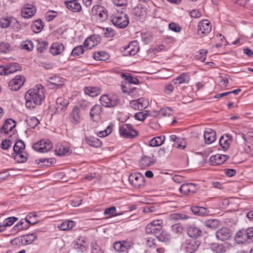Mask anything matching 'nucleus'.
<instances>
[{"mask_svg": "<svg viewBox=\"0 0 253 253\" xmlns=\"http://www.w3.org/2000/svg\"><path fill=\"white\" fill-rule=\"evenodd\" d=\"M162 220H155L152 221L146 227V233L155 235L160 233L162 229Z\"/></svg>", "mask_w": 253, "mask_h": 253, "instance_id": "6", "label": "nucleus"}, {"mask_svg": "<svg viewBox=\"0 0 253 253\" xmlns=\"http://www.w3.org/2000/svg\"><path fill=\"white\" fill-rule=\"evenodd\" d=\"M100 101L102 105L107 107H114L120 103V100L117 96H109L107 94L102 95Z\"/></svg>", "mask_w": 253, "mask_h": 253, "instance_id": "5", "label": "nucleus"}, {"mask_svg": "<svg viewBox=\"0 0 253 253\" xmlns=\"http://www.w3.org/2000/svg\"><path fill=\"white\" fill-rule=\"evenodd\" d=\"M16 64H10L6 67L0 66V73L1 74H3L5 75H7L11 73H13L18 70L16 67Z\"/></svg>", "mask_w": 253, "mask_h": 253, "instance_id": "30", "label": "nucleus"}, {"mask_svg": "<svg viewBox=\"0 0 253 253\" xmlns=\"http://www.w3.org/2000/svg\"><path fill=\"white\" fill-rule=\"evenodd\" d=\"M101 42V37L99 35H94L87 38L84 42V46L87 49H91L97 45Z\"/></svg>", "mask_w": 253, "mask_h": 253, "instance_id": "16", "label": "nucleus"}, {"mask_svg": "<svg viewBox=\"0 0 253 253\" xmlns=\"http://www.w3.org/2000/svg\"><path fill=\"white\" fill-rule=\"evenodd\" d=\"M189 218V217L185 214L172 213L169 216V219L171 221H176L178 220H186Z\"/></svg>", "mask_w": 253, "mask_h": 253, "instance_id": "44", "label": "nucleus"}, {"mask_svg": "<svg viewBox=\"0 0 253 253\" xmlns=\"http://www.w3.org/2000/svg\"><path fill=\"white\" fill-rule=\"evenodd\" d=\"M190 75L188 73H182L177 77L173 82L175 84H187L190 81Z\"/></svg>", "mask_w": 253, "mask_h": 253, "instance_id": "26", "label": "nucleus"}, {"mask_svg": "<svg viewBox=\"0 0 253 253\" xmlns=\"http://www.w3.org/2000/svg\"><path fill=\"white\" fill-rule=\"evenodd\" d=\"M65 4L68 9L73 12H79L82 9L78 1H65Z\"/></svg>", "mask_w": 253, "mask_h": 253, "instance_id": "25", "label": "nucleus"}, {"mask_svg": "<svg viewBox=\"0 0 253 253\" xmlns=\"http://www.w3.org/2000/svg\"><path fill=\"white\" fill-rule=\"evenodd\" d=\"M63 79L60 77L55 76L50 78L48 81L47 85L51 89L59 88L63 84Z\"/></svg>", "mask_w": 253, "mask_h": 253, "instance_id": "18", "label": "nucleus"}, {"mask_svg": "<svg viewBox=\"0 0 253 253\" xmlns=\"http://www.w3.org/2000/svg\"><path fill=\"white\" fill-rule=\"evenodd\" d=\"M120 134L124 137L134 138L138 135V132L133 129L131 125L126 124L119 129Z\"/></svg>", "mask_w": 253, "mask_h": 253, "instance_id": "8", "label": "nucleus"}, {"mask_svg": "<svg viewBox=\"0 0 253 253\" xmlns=\"http://www.w3.org/2000/svg\"><path fill=\"white\" fill-rule=\"evenodd\" d=\"M155 163L153 156H144L140 161V166L142 168L147 167L153 165Z\"/></svg>", "mask_w": 253, "mask_h": 253, "instance_id": "27", "label": "nucleus"}, {"mask_svg": "<svg viewBox=\"0 0 253 253\" xmlns=\"http://www.w3.org/2000/svg\"><path fill=\"white\" fill-rule=\"evenodd\" d=\"M205 225L209 228L215 229L219 226V221L217 219H211L206 221Z\"/></svg>", "mask_w": 253, "mask_h": 253, "instance_id": "48", "label": "nucleus"}, {"mask_svg": "<svg viewBox=\"0 0 253 253\" xmlns=\"http://www.w3.org/2000/svg\"><path fill=\"white\" fill-rule=\"evenodd\" d=\"M57 16V12L53 10L48 11L46 12L45 18L46 21L50 22Z\"/></svg>", "mask_w": 253, "mask_h": 253, "instance_id": "62", "label": "nucleus"}, {"mask_svg": "<svg viewBox=\"0 0 253 253\" xmlns=\"http://www.w3.org/2000/svg\"><path fill=\"white\" fill-rule=\"evenodd\" d=\"M20 48L23 50H26L28 51H31L33 49L34 44L30 40L23 41L20 45Z\"/></svg>", "mask_w": 253, "mask_h": 253, "instance_id": "43", "label": "nucleus"}, {"mask_svg": "<svg viewBox=\"0 0 253 253\" xmlns=\"http://www.w3.org/2000/svg\"><path fill=\"white\" fill-rule=\"evenodd\" d=\"M93 58L96 60L106 61L109 58V55L105 51H99L94 52Z\"/></svg>", "mask_w": 253, "mask_h": 253, "instance_id": "42", "label": "nucleus"}, {"mask_svg": "<svg viewBox=\"0 0 253 253\" xmlns=\"http://www.w3.org/2000/svg\"><path fill=\"white\" fill-rule=\"evenodd\" d=\"M128 181L135 188H139L144 185V177L139 173H133L129 175Z\"/></svg>", "mask_w": 253, "mask_h": 253, "instance_id": "9", "label": "nucleus"}, {"mask_svg": "<svg viewBox=\"0 0 253 253\" xmlns=\"http://www.w3.org/2000/svg\"><path fill=\"white\" fill-rule=\"evenodd\" d=\"M17 22L15 18L13 17H3L0 18V27L2 28H7L10 23Z\"/></svg>", "mask_w": 253, "mask_h": 253, "instance_id": "31", "label": "nucleus"}, {"mask_svg": "<svg viewBox=\"0 0 253 253\" xmlns=\"http://www.w3.org/2000/svg\"><path fill=\"white\" fill-rule=\"evenodd\" d=\"M199 244L194 240H192L187 243L185 246V251L189 253H193L195 252L198 248Z\"/></svg>", "mask_w": 253, "mask_h": 253, "instance_id": "36", "label": "nucleus"}, {"mask_svg": "<svg viewBox=\"0 0 253 253\" xmlns=\"http://www.w3.org/2000/svg\"><path fill=\"white\" fill-rule=\"evenodd\" d=\"M147 10L145 4H139L133 9L132 14L135 16L136 20H143L146 16Z\"/></svg>", "mask_w": 253, "mask_h": 253, "instance_id": "10", "label": "nucleus"}, {"mask_svg": "<svg viewBox=\"0 0 253 253\" xmlns=\"http://www.w3.org/2000/svg\"><path fill=\"white\" fill-rule=\"evenodd\" d=\"M27 121L28 125L32 128H34L39 124V120L34 117L27 119Z\"/></svg>", "mask_w": 253, "mask_h": 253, "instance_id": "61", "label": "nucleus"}, {"mask_svg": "<svg viewBox=\"0 0 253 253\" xmlns=\"http://www.w3.org/2000/svg\"><path fill=\"white\" fill-rule=\"evenodd\" d=\"M102 112V107L99 105H94L90 111V116L91 119L94 121L95 118L99 117L101 113Z\"/></svg>", "mask_w": 253, "mask_h": 253, "instance_id": "33", "label": "nucleus"}, {"mask_svg": "<svg viewBox=\"0 0 253 253\" xmlns=\"http://www.w3.org/2000/svg\"><path fill=\"white\" fill-rule=\"evenodd\" d=\"M231 236L230 230L227 228H221L216 232V238L221 241L229 239Z\"/></svg>", "mask_w": 253, "mask_h": 253, "instance_id": "20", "label": "nucleus"}, {"mask_svg": "<svg viewBox=\"0 0 253 253\" xmlns=\"http://www.w3.org/2000/svg\"><path fill=\"white\" fill-rule=\"evenodd\" d=\"M199 189L198 185L193 183L183 184L179 188V191L184 194H188L190 193H195Z\"/></svg>", "mask_w": 253, "mask_h": 253, "instance_id": "15", "label": "nucleus"}, {"mask_svg": "<svg viewBox=\"0 0 253 253\" xmlns=\"http://www.w3.org/2000/svg\"><path fill=\"white\" fill-rule=\"evenodd\" d=\"M172 110L170 108L166 107L163 108L158 111L154 112L153 116L158 118H161L171 115Z\"/></svg>", "mask_w": 253, "mask_h": 253, "instance_id": "35", "label": "nucleus"}, {"mask_svg": "<svg viewBox=\"0 0 253 253\" xmlns=\"http://www.w3.org/2000/svg\"><path fill=\"white\" fill-rule=\"evenodd\" d=\"M16 126V122L11 119H7L3 126L1 128L0 131L5 134H7Z\"/></svg>", "mask_w": 253, "mask_h": 253, "instance_id": "22", "label": "nucleus"}, {"mask_svg": "<svg viewBox=\"0 0 253 253\" xmlns=\"http://www.w3.org/2000/svg\"><path fill=\"white\" fill-rule=\"evenodd\" d=\"M55 152L58 156H63L70 152V148L63 145H60L56 148Z\"/></svg>", "mask_w": 253, "mask_h": 253, "instance_id": "45", "label": "nucleus"}, {"mask_svg": "<svg viewBox=\"0 0 253 253\" xmlns=\"http://www.w3.org/2000/svg\"><path fill=\"white\" fill-rule=\"evenodd\" d=\"M69 104V100L62 97L56 99L57 108L62 110H65Z\"/></svg>", "mask_w": 253, "mask_h": 253, "instance_id": "37", "label": "nucleus"}, {"mask_svg": "<svg viewBox=\"0 0 253 253\" xmlns=\"http://www.w3.org/2000/svg\"><path fill=\"white\" fill-rule=\"evenodd\" d=\"M106 9L101 5H96L94 6L91 10V13L93 15L97 17L99 14L102 13Z\"/></svg>", "mask_w": 253, "mask_h": 253, "instance_id": "55", "label": "nucleus"}, {"mask_svg": "<svg viewBox=\"0 0 253 253\" xmlns=\"http://www.w3.org/2000/svg\"><path fill=\"white\" fill-rule=\"evenodd\" d=\"M229 248V245L227 243H213L211 246V249L215 253H224Z\"/></svg>", "mask_w": 253, "mask_h": 253, "instance_id": "19", "label": "nucleus"}, {"mask_svg": "<svg viewBox=\"0 0 253 253\" xmlns=\"http://www.w3.org/2000/svg\"><path fill=\"white\" fill-rule=\"evenodd\" d=\"M106 9L101 5H96L94 6L91 10V13L93 15L97 17L99 14L102 13Z\"/></svg>", "mask_w": 253, "mask_h": 253, "instance_id": "57", "label": "nucleus"}, {"mask_svg": "<svg viewBox=\"0 0 253 253\" xmlns=\"http://www.w3.org/2000/svg\"><path fill=\"white\" fill-rule=\"evenodd\" d=\"M235 240L239 244H243L248 241L246 230L239 231L235 235Z\"/></svg>", "mask_w": 253, "mask_h": 253, "instance_id": "28", "label": "nucleus"}, {"mask_svg": "<svg viewBox=\"0 0 253 253\" xmlns=\"http://www.w3.org/2000/svg\"><path fill=\"white\" fill-rule=\"evenodd\" d=\"M110 20L114 25L119 28H125L129 23L128 16L122 12L111 16Z\"/></svg>", "mask_w": 253, "mask_h": 253, "instance_id": "2", "label": "nucleus"}, {"mask_svg": "<svg viewBox=\"0 0 253 253\" xmlns=\"http://www.w3.org/2000/svg\"><path fill=\"white\" fill-rule=\"evenodd\" d=\"M228 158V156L217 154L211 156L209 162L211 165L217 166L223 164Z\"/></svg>", "mask_w": 253, "mask_h": 253, "instance_id": "17", "label": "nucleus"}, {"mask_svg": "<svg viewBox=\"0 0 253 253\" xmlns=\"http://www.w3.org/2000/svg\"><path fill=\"white\" fill-rule=\"evenodd\" d=\"M148 116V112L145 111L144 112H139L135 114L134 117L136 120L143 121Z\"/></svg>", "mask_w": 253, "mask_h": 253, "instance_id": "58", "label": "nucleus"}, {"mask_svg": "<svg viewBox=\"0 0 253 253\" xmlns=\"http://www.w3.org/2000/svg\"><path fill=\"white\" fill-rule=\"evenodd\" d=\"M37 238L36 234L32 233L14 238L11 241V243L14 245H27L32 244Z\"/></svg>", "mask_w": 253, "mask_h": 253, "instance_id": "4", "label": "nucleus"}, {"mask_svg": "<svg viewBox=\"0 0 253 253\" xmlns=\"http://www.w3.org/2000/svg\"><path fill=\"white\" fill-rule=\"evenodd\" d=\"M204 137L205 143L211 144L216 139V133L213 130L208 128L205 131Z\"/></svg>", "mask_w": 253, "mask_h": 253, "instance_id": "21", "label": "nucleus"}, {"mask_svg": "<svg viewBox=\"0 0 253 253\" xmlns=\"http://www.w3.org/2000/svg\"><path fill=\"white\" fill-rule=\"evenodd\" d=\"M17 220H18V218L15 217H14V216L9 217L8 218H6L3 221V224L5 225V227L7 226H10L12 225Z\"/></svg>", "mask_w": 253, "mask_h": 253, "instance_id": "63", "label": "nucleus"}, {"mask_svg": "<svg viewBox=\"0 0 253 253\" xmlns=\"http://www.w3.org/2000/svg\"><path fill=\"white\" fill-rule=\"evenodd\" d=\"M84 91L85 94H88L91 96H94L98 94L99 92V89L95 87H85L84 88Z\"/></svg>", "mask_w": 253, "mask_h": 253, "instance_id": "51", "label": "nucleus"}, {"mask_svg": "<svg viewBox=\"0 0 253 253\" xmlns=\"http://www.w3.org/2000/svg\"><path fill=\"white\" fill-rule=\"evenodd\" d=\"M75 223L72 220H66L58 225V228L62 231L69 230L75 226Z\"/></svg>", "mask_w": 253, "mask_h": 253, "instance_id": "39", "label": "nucleus"}, {"mask_svg": "<svg viewBox=\"0 0 253 253\" xmlns=\"http://www.w3.org/2000/svg\"><path fill=\"white\" fill-rule=\"evenodd\" d=\"M71 118L72 119V123L74 124H78L80 122L81 115L80 109L75 106L73 108L72 113L71 114Z\"/></svg>", "mask_w": 253, "mask_h": 253, "instance_id": "29", "label": "nucleus"}, {"mask_svg": "<svg viewBox=\"0 0 253 253\" xmlns=\"http://www.w3.org/2000/svg\"><path fill=\"white\" fill-rule=\"evenodd\" d=\"M44 98V89L41 84L36 85L34 88L30 89L25 95L26 106L31 109L42 103Z\"/></svg>", "mask_w": 253, "mask_h": 253, "instance_id": "1", "label": "nucleus"}, {"mask_svg": "<svg viewBox=\"0 0 253 253\" xmlns=\"http://www.w3.org/2000/svg\"><path fill=\"white\" fill-rule=\"evenodd\" d=\"M12 50V48L8 42H1L0 43V53H7Z\"/></svg>", "mask_w": 253, "mask_h": 253, "instance_id": "49", "label": "nucleus"}, {"mask_svg": "<svg viewBox=\"0 0 253 253\" xmlns=\"http://www.w3.org/2000/svg\"><path fill=\"white\" fill-rule=\"evenodd\" d=\"M122 78L125 80V84L122 85V91L124 93H128L130 94L133 93V91L136 89V88L130 87L131 84H137L139 83L138 80L136 78H133L132 76H126L125 74L121 75Z\"/></svg>", "mask_w": 253, "mask_h": 253, "instance_id": "3", "label": "nucleus"}, {"mask_svg": "<svg viewBox=\"0 0 253 253\" xmlns=\"http://www.w3.org/2000/svg\"><path fill=\"white\" fill-rule=\"evenodd\" d=\"M25 148V145L24 142L22 140H19L17 141L13 147L14 154L23 151Z\"/></svg>", "mask_w": 253, "mask_h": 253, "instance_id": "46", "label": "nucleus"}, {"mask_svg": "<svg viewBox=\"0 0 253 253\" xmlns=\"http://www.w3.org/2000/svg\"><path fill=\"white\" fill-rule=\"evenodd\" d=\"M112 126L111 125L108 126L106 129L100 131L97 133V135L100 137H103L108 135L112 132Z\"/></svg>", "mask_w": 253, "mask_h": 253, "instance_id": "60", "label": "nucleus"}, {"mask_svg": "<svg viewBox=\"0 0 253 253\" xmlns=\"http://www.w3.org/2000/svg\"><path fill=\"white\" fill-rule=\"evenodd\" d=\"M52 146V144L49 140H42L35 143L33 148L39 152L46 153L50 151Z\"/></svg>", "mask_w": 253, "mask_h": 253, "instance_id": "7", "label": "nucleus"}, {"mask_svg": "<svg viewBox=\"0 0 253 253\" xmlns=\"http://www.w3.org/2000/svg\"><path fill=\"white\" fill-rule=\"evenodd\" d=\"M36 12V8L33 4H25L21 9V15L24 18H30Z\"/></svg>", "mask_w": 253, "mask_h": 253, "instance_id": "12", "label": "nucleus"}, {"mask_svg": "<svg viewBox=\"0 0 253 253\" xmlns=\"http://www.w3.org/2000/svg\"><path fill=\"white\" fill-rule=\"evenodd\" d=\"M191 211L194 214L198 215H205L207 213V209L201 207H192Z\"/></svg>", "mask_w": 253, "mask_h": 253, "instance_id": "47", "label": "nucleus"}, {"mask_svg": "<svg viewBox=\"0 0 253 253\" xmlns=\"http://www.w3.org/2000/svg\"><path fill=\"white\" fill-rule=\"evenodd\" d=\"M187 231L188 235L194 238H197L202 234V231L198 228L193 226L188 227Z\"/></svg>", "mask_w": 253, "mask_h": 253, "instance_id": "34", "label": "nucleus"}, {"mask_svg": "<svg viewBox=\"0 0 253 253\" xmlns=\"http://www.w3.org/2000/svg\"><path fill=\"white\" fill-rule=\"evenodd\" d=\"M27 157L28 154L24 151L15 153L13 155L14 159L19 163L26 162L27 160Z\"/></svg>", "mask_w": 253, "mask_h": 253, "instance_id": "41", "label": "nucleus"}, {"mask_svg": "<svg viewBox=\"0 0 253 253\" xmlns=\"http://www.w3.org/2000/svg\"><path fill=\"white\" fill-rule=\"evenodd\" d=\"M106 9L101 5H96L94 6L91 10V13L93 15L97 17L99 14L102 13Z\"/></svg>", "mask_w": 253, "mask_h": 253, "instance_id": "56", "label": "nucleus"}, {"mask_svg": "<svg viewBox=\"0 0 253 253\" xmlns=\"http://www.w3.org/2000/svg\"><path fill=\"white\" fill-rule=\"evenodd\" d=\"M130 245L126 242H116L114 244V249L118 252H124L129 248Z\"/></svg>", "mask_w": 253, "mask_h": 253, "instance_id": "23", "label": "nucleus"}, {"mask_svg": "<svg viewBox=\"0 0 253 253\" xmlns=\"http://www.w3.org/2000/svg\"><path fill=\"white\" fill-rule=\"evenodd\" d=\"M25 79L22 75L16 76L9 83V87L12 90H17L23 85Z\"/></svg>", "mask_w": 253, "mask_h": 253, "instance_id": "11", "label": "nucleus"}, {"mask_svg": "<svg viewBox=\"0 0 253 253\" xmlns=\"http://www.w3.org/2000/svg\"><path fill=\"white\" fill-rule=\"evenodd\" d=\"M211 30V25L207 20L201 21L198 24V33L199 35H205L209 33Z\"/></svg>", "mask_w": 253, "mask_h": 253, "instance_id": "14", "label": "nucleus"}, {"mask_svg": "<svg viewBox=\"0 0 253 253\" xmlns=\"http://www.w3.org/2000/svg\"><path fill=\"white\" fill-rule=\"evenodd\" d=\"M64 46L61 43H53L50 47V51L53 55L60 54L64 50Z\"/></svg>", "mask_w": 253, "mask_h": 253, "instance_id": "24", "label": "nucleus"}, {"mask_svg": "<svg viewBox=\"0 0 253 253\" xmlns=\"http://www.w3.org/2000/svg\"><path fill=\"white\" fill-rule=\"evenodd\" d=\"M47 47V42L46 41H39L37 46V50L40 52H42L46 49Z\"/></svg>", "mask_w": 253, "mask_h": 253, "instance_id": "59", "label": "nucleus"}, {"mask_svg": "<svg viewBox=\"0 0 253 253\" xmlns=\"http://www.w3.org/2000/svg\"><path fill=\"white\" fill-rule=\"evenodd\" d=\"M86 143L90 146L94 147H99L101 146L102 143L99 139L96 138H86L85 139Z\"/></svg>", "mask_w": 253, "mask_h": 253, "instance_id": "50", "label": "nucleus"}, {"mask_svg": "<svg viewBox=\"0 0 253 253\" xmlns=\"http://www.w3.org/2000/svg\"><path fill=\"white\" fill-rule=\"evenodd\" d=\"M149 105V102L147 99L140 98L137 100L130 101V106L135 110H141L146 108Z\"/></svg>", "mask_w": 253, "mask_h": 253, "instance_id": "13", "label": "nucleus"}, {"mask_svg": "<svg viewBox=\"0 0 253 253\" xmlns=\"http://www.w3.org/2000/svg\"><path fill=\"white\" fill-rule=\"evenodd\" d=\"M218 85L221 89L225 88L228 83V79L226 76H219L218 77Z\"/></svg>", "mask_w": 253, "mask_h": 253, "instance_id": "52", "label": "nucleus"}, {"mask_svg": "<svg viewBox=\"0 0 253 253\" xmlns=\"http://www.w3.org/2000/svg\"><path fill=\"white\" fill-rule=\"evenodd\" d=\"M219 143L223 149L227 150L230 146V142L229 138L222 136L220 138Z\"/></svg>", "mask_w": 253, "mask_h": 253, "instance_id": "53", "label": "nucleus"}, {"mask_svg": "<svg viewBox=\"0 0 253 253\" xmlns=\"http://www.w3.org/2000/svg\"><path fill=\"white\" fill-rule=\"evenodd\" d=\"M44 27L43 22L41 19H38L35 21L31 26L32 31L35 33H40Z\"/></svg>", "mask_w": 253, "mask_h": 253, "instance_id": "38", "label": "nucleus"}, {"mask_svg": "<svg viewBox=\"0 0 253 253\" xmlns=\"http://www.w3.org/2000/svg\"><path fill=\"white\" fill-rule=\"evenodd\" d=\"M126 50V52H127L129 55H135L139 50V46L137 42L136 41L131 42Z\"/></svg>", "mask_w": 253, "mask_h": 253, "instance_id": "32", "label": "nucleus"}, {"mask_svg": "<svg viewBox=\"0 0 253 253\" xmlns=\"http://www.w3.org/2000/svg\"><path fill=\"white\" fill-rule=\"evenodd\" d=\"M85 47L83 45L77 46L72 50L71 55L73 56H77L82 54L84 51Z\"/></svg>", "mask_w": 253, "mask_h": 253, "instance_id": "54", "label": "nucleus"}, {"mask_svg": "<svg viewBox=\"0 0 253 253\" xmlns=\"http://www.w3.org/2000/svg\"><path fill=\"white\" fill-rule=\"evenodd\" d=\"M246 234L249 242L253 243V227H250L246 229Z\"/></svg>", "mask_w": 253, "mask_h": 253, "instance_id": "64", "label": "nucleus"}, {"mask_svg": "<svg viewBox=\"0 0 253 253\" xmlns=\"http://www.w3.org/2000/svg\"><path fill=\"white\" fill-rule=\"evenodd\" d=\"M165 141L164 136H157L152 139L149 142L150 146L157 147L161 145Z\"/></svg>", "mask_w": 253, "mask_h": 253, "instance_id": "40", "label": "nucleus"}]
</instances>
